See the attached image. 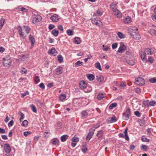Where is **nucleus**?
<instances>
[{
	"instance_id": "nucleus-1",
	"label": "nucleus",
	"mask_w": 156,
	"mask_h": 156,
	"mask_svg": "<svg viewBox=\"0 0 156 156\" xmlns=\"http://www.w3.org/2000/svg\"><path fill=\"white\" fill-rule=\"evenodd\" d=\"M138 29L136 27H132L129 28V35L133 38L138 40L140 38V35L138 31Z\"/></svg>"
},
{
	"instance_id": "nucleus-2",
	"label": "nucleus",
	"mask_w": 156,
	"mask_h": 156,
	"mask_svg": "<svg viewBox=\"0 0 156 156\" xmlns=\"http://www.w3.org/2000/svg\"><path fill=\"white\" fill-rule=\"evenodd\" d=\"M79 86L80 88L82 89H85L86 88L88 87L89 89V90L85 91V92H90L92 90V88L90 86H87L86 83L84 81L82 80L79 83Z\"/></svg>"
},
{
	"instance_id": "nucleus-3",
	"label": "nucleus",
	"mask_w": 156,
	"mask_h": 156,
	"mask_svg": "<svg viewBox=\"0 0 156 156\" xmlns=\"http://www.w3.org/2000/svg\"><path fill=\"white\" fill-rule=\"evenodd\" d=\"M12 62L11 58L8 56L3 58V64L4 66L5 67H9Z\"/></svg>"
},
{
	"instance_id": "nucleus-4",
	"label": "nucleus",
	"mask_w": 156,
	"mask_h": 156,
	"mask_svg": "<svg viewBox=\"0 0 156 156\" xmlns=\"http://www.w3.org/2000/svg\"><path fill=\"white\" fill-rule=\"evenodd\" d=\"M41 17L38 14H33L32 16V23H36L41 21Z\"/></svg>"
},
{
	"instance_id": "nucleus-5",
	"label": "nucleus",
	"mask_w": 156,
	"mask_h": 156,
	"mask_svg": "<svg viewBox=\"0 0 156 156\" xmlns=\"http://www.w3.org/2000/svg\"><path fill=\"white\" fill-rule=\"evenodd\" d=\"M130 114V109L129 108H128L123 114L122 119L124 120H127L129 118Z\"/></svg>"
},
{
	"instance_id": "nucleus-6",
	"label": "nucleus",
	"mask_w": 156,
	"mask_h": 156,
	"mask_svg": "<svg viewBox=\"0 0 156 156\" xmlns=\"http://www.w3.org/2000/svg\"><path fill=\"white\" fill-rule=\"evenodd\" d=\"M135 83L137 85L142 86L144 84L145 80L142 77H139L135 79Z\"/></svg>"
},
{
	"instance_id": "nucleus-7",
	"label": "nucleus",
	"mask_w": 156,
	"mask_h": 156,
	"mask_svg": "<svg viewBox=\"0 0 156 156\" xmlns=\"http://www.w3.org/2000/svg\"><path fill=\"white\" fill-rule=\"evenodd\" d=\"M144 51H141L140 52V55L143 61L145 63H147V58L146 53L144 54Z\"/></svg>"
},
{
	"instance_id": "nucleus-8",
	"label": "nucleus",
	"mask_w": 156,
	"mask_h": 156,
	"mask_svg": "<svg viewBox=\"0 0 156 156\" xmlns=\"http://www.w3.org/2000/svg\"><path fill=\"white\" fill-rule=\"evenodd\" d=\"M114 15L118 17L121 18L122 17V14L120 11L117 9H112Z\"/></svg>"
},
{
	"instance_id": "nucleus-9",
	"label": "nucleus",
	"mask_w": 156,
	"mask_h": 156,
	"mask_svg": "<svg viewBox=\"0 0 156 156\" xmlns=\"http://www.w3.org/2000/svg\"><path fill=\"white\" fill-rule=\"evenodd\" d=\"M94 129H90L89 130V132L88 133L86 137V140L89 141L91 138L94 133Z\"/></svg>"
},
{
	"instance_id": "nucleus-10",
	"label": "nucleus",
	"mask_w": 156,
	"mask_h": 156,
	"mask_svg": "<svg viewBox=\"0 0 156 156\" xmlns=\"http://www.w3.org/2000/svg\"><path fill=\"white\" fill-rule=\"evenodd\" d=\"M4 149L6 153H9L11 151V147L9 144H5L4 145Z\"/></svg>"
},
{
	"instance_id": "nucleus-11",
	"label": "nucleus",
	"mask_w": 156,
	"mask_h": 156,
	"mask_svg": "<svg viewBox=\"0 0 156 156\" xmlns=\"http://www.w3.org/2000/svg\"><path fill=\"white\" fill-rule=\"evenodd\" d=\"M17 30L20 37L24 38L25 37L24 34L22 30V27L20 26H19L17 27Z\"/></svg>"
},
{
	"instance_id": "nucleus-12",
	"label": "nucleus",
	"mask_w": 156,
	"mask_h": 156,
	"mask_svg": "<svg viewBox=\"0 0 156 156\" xmlns=\"http://www.w3.org/2000/svg\"><path fill=\"white\" fill-rule=\"evenodd\" d=\"M126 47L124 44H121L117 52L119 53H122L124 52L126 50Z\"/></svg>"
},
{
	"instance_id": "nucleus-13",
	"label": "nucleus",
	"mask_w": 156,
	"mask_h": 156,
	"mask_svg": "<svg viewBox=\"0 0 156 156\" xmlns=\"http://www.w3.org/2000/svg\"><path fill=\"white\" fill-rule=\"evenodd\" d=\"M50 19L53 22H57L59 19L58 16L56 14H53L52 15Z\"/></svg>"
},
{
	"instance_id": "nucleus-14",
	"label": "nucleus",
	"mask_w": 156,
	"mask_h": 156,
	"mask_svg": "<svg viewBox=\"0 0 156 156\" xmlns=\"http://www.w3.org/2000/svg\"><path fill=\"white\" fill-rule=\"evenodd\" d=\"M107 121L108 123H112L116 122L117 119L116 117L114 116L108 118L107 120Z\"/></svg>"
},
{
	"instance_id": "nucleus-15",
	"label": "nucleus",
	"mask_w": 156,
	"mask_h": 156,
	"mask_svg": "<svg viewBox=\"0 0 156 156\" xmlns=\"http://www.w3.org/2000/svg\"><path fill=\"white\" fill-rule=\"evenodd\" d=\"M126 62L128 64L131 66H133L135 63V59L133 58L130 59H126Z\"/></svg>"
},
{
	"instance_id": "nucleus-16",
	"label": "nucleus",
	"mask_w": 156,
	"mask_h": 156,
	"mask_svg": "<svg viewBox=\"0 0 156 156\" xmlns=\"http://www.w3.org/2000/svg\"><path fill=\"white\" fill-rule=\"evenodd\" d=\"M29 40L31 42V46L33 47L34 46L35 43V40L34 37L31 35H30L29 36Z\"/></svg>"
},
{
	"instance_id": "nucleus-17",
	"label": "nucleus",
	"mask_w": 156,
	"mask_h": 156,
	"mask_svg": "<svg viewBox=\"0 0 156 156\" xmlns=\"http://www.w3.org/2000/svg\"><path fill=\"white\" fill-rule=\"evenodd\" d=\"M48 53L49 54H51L53 56L56 55L57 54V52L55 48H52L48 51Z\"/></svg>"
},
{
	"instance_id": "nucleus-18",
	"label": "nucleus",
	"mask_w": 156,
	"mask_h": 156,
	"mask_svg": "<svg viewBox=\"0 0 156 156\" xmlns=\"http://www.w3.org/2000/svg\"><path fill=\"white\" fill-rule=\"evenodd\" d=\"M131 18L127 16L123 19V23L125 24L130 23L131 22Z\"/></svg>"
},
{
	"instance_id": "nucleus-19",
	"label": "nucleus",
	"mask_w": 156,
	"mask_h": 156,
	"mask_svg": "<svg viewBox=\"0 0 156 156\" xmlns=\"http://www.w3.org/2000/svg\"><path fill=\"white\" fill-rule=\"evenodd\" d=\"M16 9L18 11H22L25 12H27L28 11L27 9L21 7V6H19L17 8H16Z\"/></svg>"
},
{
	"instance_id": "nucleus-20",
	"label": "nucleus",
	"mask_w": 156,
	"mask_h": 156,
	"mask_svg": "<svg viewBox=\"0 0 156 156\" xmlns=\"http://www.w3.org/2000/svg\"><path fill=\"white\" fill-rule=\"evenodd\" d=\"M56 74L57 75H59L62 72V68L61 67H59L56 69Z\"/></svg>"
},
{
	"instance_id": "nucleus-21",
	"label": "nucleus",
	"mask_w": 156,
	"mask_h": 156,
	"mask_svg": "<svg viewBox=\"0 0 156 156\" xmlns=\"http://www.w3.org/2000/svg\"><path fill=\"white\" fill-rule=\"evenodd\" d=\"M144 54L146 53L147 55H151L152 54V53L151 51V48H146L144 50Z\"/></svg>"
},
{
	"instance_id": "nucleus-22",
	"label": "nucleus",
	"mask_w": 156,
	"mask_h": 156,
	"mask_svg": "<svg viewBox=\"0 0 156 156\" xmlns=\"http://www.w3.org/2000/svg\"><path fill=\"white\" fill-rule=\"evenodd\" d=\"M118 3L116 1L113 2L110 5V8L111 9H113L116 8V7Z\"/></svg>"
},
{
	"instance_id": "nucleus-23",
	"label": "nucleus",
	"mask_w": 156,
	"mask_h": 156,
	"mask_svg": "<svg viewBox=\"0 0 156 156\" xmlns=\"http://www.w3.org/2000/svg\"><path fill=\"white\" fill-rule=\"evenodd\" d=\"M87 78L90 81L93 80L94 79V76L91 74H88L87 75Z\"/></svg>"
},
{
	"instance_id": "nucleus-24",
	"label": "nucleus",
	"mask_w": 156,
	"mask_h": 156,
	"mask_svg": "<svg viewBox=\"0 0 156 156\" xmlns=\"http://www.w3.org/2000/svg\"><path fill=\"white\" fill-rule=\"evenodd\" d=\"M66 96L64 94H61L59 96V99L61 101H63L66 98Z\"/></svg>"
},
{
	"instance_id": "nucleus-25",
	"label": "nucleus",
	"mask_w": 156,
	"mask_h": 156,
	"mask_svg": "<svg viewBox=\"0 0 156 156\" xmlns=\"http://www.w3.org/2000/svg\"><path fill=\"white\" fill-rule=\"evenodd\" d=\"M103 131L101 130L98 132L97 134V136L98 138H101L102 137Z\"/></svg>"
},
{
	"instance_id": "nucleus-26",
	"label": "nucleus",
	"mask_w": 156,
	"mask_h": 156,
	"mask_svg": "<svg viewBox=\"0 0 156 156\" xmlns=\"http://www.w3.org/2000/svg\"><path fill=\"white\" fill-rule=\"evenodd\" d=\"M51 33L54 36L56 37L58 36L59 31L55 29H54L52 31Z\"/></svg>"
},
{
	"instance_id": "nucleus-27",
	"label": "nucleus",
	"mask_w": 156,
	"mask_h": 156,
	"mask_svg": "<svg viewBox=\"0 0 156 156\" xmlns=\"http://www.w3.org/2000/svg\"><path fill=\"white\" fill-rule=\"evenodd\" d=\"M96 79L98 82H101L103 81L104 78L102 76L99 75L96 76Z\"/></svg>"
},
{
	"instance_id": "nucleus-28",
	"label": "nucleus",
	"mask_w": 156,
	"mask_h": 156,
	"mask_svg": "<svg viewBox=\"0 0 156 156\" xmlns=\"http://www.w3.org/2000/svg\"><path fill=\"white\" fill-rule=\"evenodd\" d=\"M68 136L67 135H64L61 137V140L62 142H65L68 138Z\"/></svg>"
},
{
	"instance_id": "nucleus-29",
	"label": "nucleus",
	"mask_w": 156,
	"mask_h": 156,
	"mask_svg": "<svg viewBox=\"0 0 156 156\" xmlns=\"http://www.w3.org/2000/svg\"><path fill=\"white\" fill-rule=\"evenodd\" d=\"M127 130L128 129L126 128L124 131V133H125V139L128 141L129 140V138L128 136Z\"/></svg>"
},
{
	"instance_id": "nucleus-30",
	"label": "nucleus",
	"mask_w": 156,
	"mask_h": 156,
	"mask_svg": "<svg viewBox=\"0 0 156 156\" xmlns=\"http://www.w3.org/2000/svg\"><path fill=\"white\" fill-rule=\"evenodd\" d=\"M23 29L28 34L29 32L30 31V30L31 29L30 27L28 26H23Z\"/></svg>"
},
{
	"instance_id": "nucleus-31",
	"label": "nucleus",
	"mask_w": 156,
	"mask_h": 156,
	"mask_svg": "<svg viewBox=\"0 0 156 156\" xmlns=\"http://www.w3.org/2000/svg\"><path fill=\"white\" fill-rule=\"evenodd\" d=\"M74 42L76 44H79L80 42V38L78 37H75L74 40Z\"/></svg>"
},
{
	"instance_id": "nucleus-32",
	"label": "nucleus",
	"mask_w": 156,
	"mask_h": 156,
	"mask_svg": "<svg viewBox=\"0 0 156 156\" xmlns=\"http://www.w3.org/2000/svg\"><path fill=\"white\" fill-rule=\"evenodd\" d=\"M141 149L143 151H146L148 150V147L147 146L142 144L141 145Z\"/></svg>"
},
{
	"instance_id": "nucleus-33",
	"label": "nucleus",
	"mask_w": 156,
	"mask_h": 156,
	"mask_svg": "<svg viewBox=\"0 0 156 156\" xmlns=\"http://www.w3.org/2000/svg\"><path fill=\"white\" fill-rule=\"evenodd\" d=\"M59 142V140L55 138L53 140L52 143L53 144L55 145H58Z\"/></svg>"
},
{
	"instance_id": "nucleus-34",
	"label": "nucleus",
	"mask_w": 156,
	"mask_h": 156,
	"mask_svg": "<svg viewBox=\"0 0 156 156\" xmlns=\"http://www.w3.org/2000/svg\"><path fill=\"white\" fill-rule=\"evenodd\" d=\"M105 95L103 94L100 93L97 96V98L98 100H101L105 97Z\"/></svg>"
},
{
	"instance_id": "nucleus-35",
	"label": "nucleus",
	"mask_w": 156,
	"mask_h": 156,
	"mask_svg": "<svg viewBox=\"0 0 156 156\" xmlns=\"http://www.w3.org/2000/svg\"><path fill=\"white\" fill-rule=\"evenodd\" d=\"M81 115L82 117H87L88 115V112L87 111H84L81 112Z\"/></svg>"
},
{
	"instance_id": "nucleus-36",
	"label": "nucleus",
	"mask_w": 156,
	"mask_h": 156,
	"mask_svg": "<svg viewBox=\"0 0 156 156\" xmlns=\"http://www.w3.org/2000/svg\"><path fill=\"white\" fill-rule=\"evenodd\" d=\"M147 62H149L151 63H152L154 62V59L151 56H149L148 59H147Z\"/></svg>"
},
{
	"instance_id": "nucleus-37",
	"label": "nucleus",
	"mask_w": 156,
	"mask_h": 156,
	"mask_svg": "<svg viewBox=\"0 0 156 156\" xmlns=\"http://www.w3.org/2000/svg\"><path fill=\"white\" fill-rule=\"evenodd\" d=\"M117 104L116 103H114L111 104L109 106V108L110 109H112L116 107L117 106Z\"/></svg>"
},
{
	"instance_id": "nucleus-38",
	"label": "nucleus",
	"mask_w": 156,
	"mask_h": 156,
	"mask_svg": "<svg viewBox=\"0 0 156 156\" xmlns=\"http://www.w3.org/2000/svg\"><path fill=\"white\" fill-rule=\"evenodd\" d=\"M75 67L82 66L83 65V62L78 61L75 63Z\"/></svg>"
},
{
	"instance_id": "nucleus-39",
	"label": "nucleus",
	"mask_w": 156,
	"mask_h": 156,
	"mask_svg": "<svg viewBox=\"0 0 156 156\" xmlns=\"http://www.w3.org/2000/svg\"><path fill=\"white\" fill-rule=\"evenodd\" d=\"M5 20L3 18H1V19L0 23V30L2 28L4 24Z\"/></svg>"
},
{
	"instance_id": "nucleus-40",
	"label": "nucleus",
	"mask_w": 156,
	"mask_h": 156,
	"mask_svg": "<svg viewBox=\"0 0 156 156\" xmlns=\"http://www.w3.org/2000/svg\"><path fill=\"white\" fill-rule=\"evenodd\" d=\"M30 106L32 111L36 113L37 110L35 106L33 104L31 105Z\"/></svg>"
},
{
	"instance_id": "nucleus-41",
	"label": "nucleus",
	"mask_w": 156,
	"mask_h": 156,
	"mask_svg": "<svg viewBox=\"0 0 156 156\" xmlns=\"http://www.w3.org/2000/svg\"><path fill=\"white\" fill-rule=\"evenodd\" d=\"M95 66L97 69H98L99 70H101L102 69L99 62H98L96 63L95 64Z\"/></svg>"
},
{
	"instance_id": "nucleus-42",
	"label": "nucleus",
	"mask_w": 156,
	"mask_h": 156,
	"mask_svg": "<svg viewBox=\"0 0 156 156\" xmlns=\"http://www.w3.org/2000/svg\"><path fill=\"white\" fill-rule=\"evenodd\" d=\"M58 60L60 63H61L63 62V58L61 55H59L57 57Z\"/></svg>"
},
{
	"instance_id": "nucleus-43",
	"label": "nucleus",
	"mask_w": 156,
	"mask_h": 156,
	"mask_svg": "<svg viewBox=\"0 0 156 156\" xmlns=\"http://www.w3.org/2000/svg\"><path fill=\"white\" fill-rule=\"evenodd\" d=\"M66 33L69 36L72 35L73 34V31L71 30H67Z\"/></svg>"
},
{
	"instance_id": "nucleus-44",
	"label": "nucleus",
	"mask_w": 156,
	"mask_h": 156,
	"mask_svg": "<svg viewBox=\"0 0 156 156\" xmlns=\"http://www.w3.org/2000/svg\"><path fill=\"white\" fill-rule=\"evenodd\" d=\"M149 32L150 34L152 35L153 34L156 35V30L153 29H150Z\"/></svg>"
},
{
	"instance_id": "nucleus-45",
	"label": "nucleus",
	"mask_w": 156,
	"mask_h": 156,
	"mask_svg": "<svg viewBox=\"0 0 156 156\" xmlns=\"http://www.w3.org/2000/svg\"><path fill=\"white\" fill-rule=\"evenodd\" d=\"M141 140H142L144 142H148L149 141V139L145 137L144 136H142Z\"/></svg>"
},
{
	"instance_id": "nucleus-46",
	"label": "nucleus",
	"mask_w": 156,
	"mask_h": 156,
	"mask_svg": "<svg viewBox=\"0 0 156 156\" xmlns=\"http://www.w3.org/2000/svg\"><path fill=\"white\" fill-rule=\"evenodd\" d=\"M117 35L118 37L121 39H122L124 37V35L120 32H119L118 33Z\"/></svg>"
},
{
	"instance_id": "nucleus-47",
	"label": "nucleus",
	"mask_w": 156,
	"mask_h": 156,
	"mask_svg": "<svg viewBox=\"0 0 156 156\" xmlns=\"http://www.w3.org/2000/svg\"><path fill=\"white\" fill-rule=\"evenodd\" d=\"M149 81L151 83H156V78L154 77L150 79L149 80Z\"/></svg>"
},
{
	"instance_id": "nucleus-48",
	"label": "nucleus",
	"mask_w": 156,
	"mask_h": 156,
	"mask_svg": "<svg viewBox=\"0 0 156 156\" xmlns=\"http://www.w3.org/2000/svg\"><path fill=\"white\" fill-rule=\"evenodd\" d=\"M34 81L35 82L37 83L38 82H40V79L39 77L37 76H35L34 77Z\"/></svg>"
},
{
	"instance_id": "nucleus-49",
	"label": "nucleus",
	"mask_w": 156,
	"mask_h": 156,
	"mask_svg": "<svg viewBox=\"0 0 156 156\" xmlns=\"http://www.w3.org/2000/svg\"><path fill=\"white\" fill-rule=\"evenodd\" d=\"M100 126V123H98L96 124L94 127H93L92 128H91V129H94V131H95V130L96 129H97V128H98Z\"/></svg>"
},
{
	"instance_id": "nucleus-50",
	"label": "nucleus",
	"mask_w": 156,
	"mask_h": 156,
	"mask_svg": "<svg viewBox=\"0 0 156 156\" xmlns=\"http://www.w3.org/2000/svg\"><path fill=\"white\" fill-rule=\"evenodd\" d=\"M28 121L26 120H25L23 122L22 126H26L28 125Z\"/></svg>"
},
{
	"instance_id": "nucleus-51",
	"label": "nucleus",
	"mask_w": 156,
	"mask_h": 156,
	"mask_svg": "<svg viewBox=\"0 0 156 156\" xmlns=\"http://www.w3.org/2000/svg\"><path fill=\"white\" fill-rule=\"evenodd\" d=\"M31 133V131H25L24 132L23 135L25 136H27L30 135Z\"/></svg>"
},
{
	"instance_id": "nucleus-52",
	"label": "nucleus",
	"mask_w": 156,
	"mask_h": 156,
	"mask_svg": "<svg viewBox=\"0 0 156 156\" xmlns=\"http://www.w3.org/2000/svg\"><path fill=\"white\" fill-rule=\"evenodd\" d=\"M94 14L95 15H98L99 16H101L102 14V12L99 10H98L97 11L96 13H95Z\"/></svg>"
},
{
	"instance_id": "nucleus-53",
	"label": "nucleus",
	"mask_w": 156,
	"mask_h": 156,
	"mask_svg": "<svg viewBox=\"0 0 156 156\" xmlns=\"http://www.w3.org/2000/svg\"><path fill=\"white\" fill-rule=\"evenodd\" d=\"M40 87L41 88L42 90H43L45 88V86L44 84L43 83H41L39 85Z\"/></svg>"
},
{
	"instance_id": "nucleus-54",
	"label": "nucleus",
	"mask_w": 156,
	"mask_h": 156,
	"mask_svg": "<svg viewBox=\"0 0 156 156\" xmlns=\"http://www.w3.org/2000/svg\"><path fill=\"white\" fill-rule=\"evenodd\" d=\"M20 115H21V117L20 119V122H22L23 119L24 118V114H23V113L22 112H21Z\"/></svg>"
},
{
	"instance_id": "nucleus-55",
	"label": "nucleus",
	"mask_w": 156,
	"mask_h": 156,
	"mask_svg": "<svg viewBox=\"0 0 156 156\" xmlns=\"http://www.w3.org/2000/svg\"><path fill=\"white\" fill-rule=\"evenodd\" d=\"M79 140V138L78 137H74L72 139V142H76Z\"/></svg>"
},
{
	"instance_id": "nucleus-56",
	"label": "nucleus",
	"mask_w": 156,
	"mask_h": 156,
	"mask_svg": "<svg viewBox=\"0 0 156 156\" xmlns=\"http://www.w3.org/2000/svg\"><path fill=\"white\" fill-rule=\"evenodd\" d=\"M28 94H29V92L27 91L24 93H22L21 96L22 98H23L24 96Z\"/></svg>"
},
{
	"instance_id": "nucleus-57",
	"label": "nucleus",
	"mask_w": 156,
	"mask_h": 156,
	"mask_svg": "<svg viewBox=\"0 0 156 156\" xmlns=\"http://www.w3.org/2000/svg\"><path fill=\"white\" fill-rule=\"evenodd\" d=\"M134 114L136 116L138 117H140L141 115V114L137 111L134 112Z\"/></svg>"
},
{
	"instance_id": "nucleus-58",
	"label": "nucleus",
	"mask_w": 156,
	"mask_h": 156,
	"mask_svg": "<svg viewBox=\"0 0 156 156\" xmlns=\"http://www.w3.org/2000/svg\"><path fill=\"white\" fill-rule=\"evenodd\" d=\"M55 26L53 24H50L49 25L48 28L49 30H51L55 27Z\"/></svg>"
},
{
	"instance_id": "nucleus-59",
	"label": "nucleus",
	"mask_w": 156,
	"mask_h": 156,
	"mask_svg": "<svg viewBox=\"0 0 156 156\" xmlns=\"http://www.w3.org/2000/svg\"><path fill=\"white\" fill-rule=\"evenodd\" d=\"M149 104L151 106H154L156 105V102L154 101H150L149 102Z\"/></svg>"
},
{
	"instance_id": "nucleus-60",
	"label": "nucleus",
	"mask_w": 156,
	"mask_h": 156,
	"mask_svg": "<svg viewBox=\"0 0 156 156\" xmlns=\"http://www.w3.org/2000/svg\"><path fill=\"white\" fill-rule=\"evenodd\" d=\"M14 124V121L13 120L10 121L8 123L9 127L12 126Z\"/></svg>"
},
{
	"instance_id": "nucleus-61",
	"label": "nucleus",
	"mask_w": 156,
	"mask_h": 156,
	"mask_svg": "<svg viewBox=\"0 0 156 156\" xmlns=\"http://www.w3.org/2000/svg\"><path fill=\"white\" fill-rule=\"evenodd\" d=\"M21 73H24V74H26L27 73V70L25 68H23L22 70L21 71Z\"/></svg>"
},
{
	"instance_id": "nucleus-62",
	"label": "nucleus",
	"mask_w": 156,
	"mask_h": 156,
	"mask_svg": "<svg viewBox=\"0 0 156 156\" xmlns=\"http://www.w3.org/2000/svg\"><path fill=\"white\" fill-rule=\"evenodd\" d=\"M117 46V44L116 43H113L112 44V48L113 49H114L116 48Z\"/></svg>"
},
{
	"instance_id": "nucleus-63",
	"label": "nucleus",
	"mask_w": 156,
	"mask_h": 156,
	"mask_svg": "<svg viewBox=\"0 0 156 156\" xmlns=\"http://www.w3.org/2000/svg\"><path fill=\"white\" fill-rule=\"evenodd\" d=\"M58 29L62 31H63V27L62 25H59L58 26Z\"/></svg>"
},
{
	"instance_id": "nucleus-64",
	"label": "nucleus",
	"mask_w": 156,
	"mask_h": 156,
	"mask_svg": "<svg viewBox=\"0 0 156 156\" xmlns=\"http://www.w3.org/2000/svg\"><path fill=\"white\" fill-rule=\"evenodd\" d=\"M151 128H148L147 130V134L149 135H150L151 134Z\"/></svg>"
}]
</instances>
